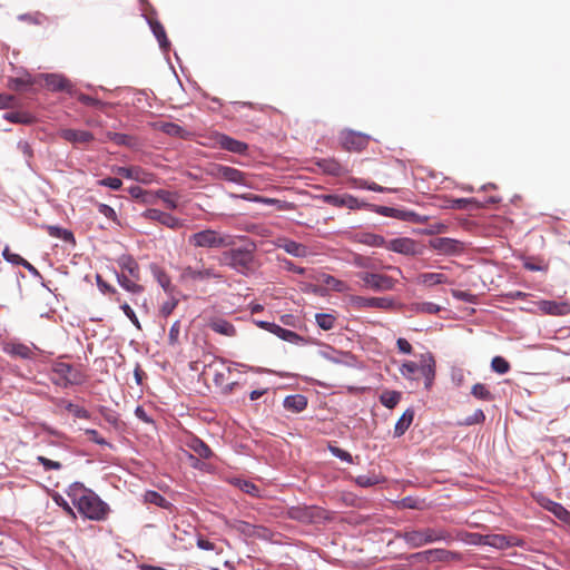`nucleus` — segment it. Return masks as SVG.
I'll use <instances>...</instances> for the list:
<instances>
[{
    "label": "nucleus",
    "instance_id": "1",
    "mask_svg": "<svg viewBox=\"0 0 570 570\" xmlns=\"http://www.w3.org/2000/svg\"><path fill=\"white\" fill-rule=\"evenodd\" d=\"M67 495L78 512L90 520H105L109 512V507L92 490L86 488L80 482H73L67 489Z\"/></svg>",
    "mask_w": 570,
    "mask_h": 570
},
{
    "label": "nucleus",
    "instance_id": "2",
    "mask_svg": "<svg viewBox=\"0 0 570 570\" xmlns=\"http://www.w3.org/2000/svg\"><path fill=\"white\" fill-rule=\"evenodd\" d=\"M397 538L402 539L412 549H417L423 546L438 542H445L449 544L453 541L451 533L446 529L440 527L406 529L399 533Z\"/></svg>",
    "mask_w": 570,
    "mask_h": 570
},
{
    "label": "nucleus",
    "instance_id": "3",
    "mask_svg": "<svg viewBox=\"0 0 570 570\" xmlns=\"http://www.w3.org/2000/svg\"><path fill=\"white\" fill-rule=\"evenodd\" d=\"M234 237L216 229L205 228L188 237V244L195 248L219 249L234 245Z\"/></svg>",
    "mask_w": 570,
    "mask_h": 570
},
{
    "label": "nucleus",
    "instance_id": "4",
    "mask_svg": "<svg viewBox=\"0 0 570 570\" xmlns=\"http://www.w3.org/2000/svg\"><path fill=\"white\" fill-rule=\"evenodd\" d=\"M254 261V246L225 250L219 258L220 265L228 266L243 275H247L253 272Z\"/></svg>",
    "mask_w": 570,
    "mask_h": 570
},
{
    "label": "nucleus",
    "instance_id": "5",
    "mask_svg": "<svg viewBox=\"0 0 570 570\" xmlns=\"http://www.w3.org/2000/svg\"><path fill=\"white\" fill-rule=\"evenodd\" d=\"M52 373L57 376L53 383L61 387L79 385L85 382V375L71 364L57 362L52 365Z\"/></svg>",
    "mask_w": 570,
    "mask_h": 570
},
{
    "label": "nucleus",
    "instance_id": "6",
    "mask_svg": "<svg viewBox=\"0 0 570 570\" xmlns=\"http://www.w3.org/2000/svg\"><path fill=\"white\" fill-rule=\"evenodd\" d=\"M356 277L363 282L365 287L375 292H386L394 289L396 279L393 277L373 272H358Z\"/></svg>",
    "mask_w": 570,
    "mask_h": 570
},
{
    "label": "nucleus",
    "instance_id": "7",
    "mask_svg": "<svg viewBox=\"0 0 570 570\" xmlns=\"http://www.w3.org/2000/svg\"><path fill=\"white\" fill-rule=\"evenodd\" d=\"M350 304L355 309L376 308L390 311L395 307V301L391 297H365L353 295L350 297Z\"/></svg>",
    "mask_w": 570,
    "mask_h": 570
},
{
    "label": "nucleus",
    "instance_id": "8",
    "mask_svg": "<svg viewBox=\"0 0 570 570\" xmlns=\"http://www.w3.org/2000/svg\"><path fill=\"white\" fill-rule=\"evenodd\" d=\"M429 246L441 255L458 256L464 252V244L450 237L430 239Z\"/></svg>",
    "mask_w": 570,
    "mask_h": 570
},
{
    "label": "nucleus",
    "instance_id": "9",
    "mask_svg": "<svg viewBox=\"0 0 570 570\" xmlns=\"http://www.w3.org/2000/svg\"><path fill=\"white\" fill-rule=\"evenodd\" d=\"M325 510L314 505L292 507L288 510V515L291 519L304 523L318 522L320 520L325 519Z\"/></svg>",
    "mask_w": 570,
    "mask_h": 570
},
{
    "label": "nucleus",
    "instance_id": "10",
    "mask_svg": "<svg viewBox=\"0 0 570 570\" xmlns=\"http://www.w3.org/2000/svg\"><path fill=\"white\" fill-rule=\"evenodd\" d=\"M386 249L406 256H416L422 253L416 240L410 237H397L387 240Z\"/></svg>",
    "mask_w": 570,
    "mask_h": 570
},
{
    "label": "nucleus",
    "instance_id": "11",
    "mask_svg": "<svg viewBox=\"0 0 570 570\" xmlns=\"http://www.w3.org/2000/svg\"><path fill=\"white\" fill-rule=\"evenodd\" d=\"M340 140L344 149L348 151H361L367 147L370 136L353 130H343Z\"/></svg>",
    "mask_w": 570,
    "mask_h": 570
},
{
    "label": "nucleus",
    "instance_id": "12",
    "mask_svg": "<svg viewBox=\"0 0 570 570\" xmlns=\"http://www.w3.org/2000/svg\"><path fill=\"white\" fill-rule=\"evenodd\" d=\"M376 213L386 217H392L409 223L421 224L428 220L426 216H421L413 210L397 209L386 206H379Z\"/></svg>",
    "mask_w": 570,
    "mask_h": 570
},
{
    "label": "nucleus",
    "instance_id": "13",
    "mask_svg": "<svg viewBox=\"0 0 570 570\" xmlns=\"http://www.w3.org/2000/svg\"><path fill=\"white\" fill-rule=\"evenodd\" d=\"M141 216L146 219L158 222L171 229H178L184 225L181 219L156 208L146 209Z\"/></svg>",
    "mask_w": 570,
    "mask_h": 570
},
{
    "label": "nucleus",
    "instance_id": "14",
    "mask_svg": "<svg viewBox=\"0 0 570 570\" xmlns=\"http://www.w3.org/2000/svg\"><path fill=\"white\" fill-rule=\"evenodd\" d=\"M318 355L334 364H342L346 366L354 365V356L350 352L338 351L330 345H323L318 351Z\"/></svg>",
    "mask_w": 570,
    "mask_h": 570
},
{
    "label": "nucleus",
    "instance_id": "15",
    "mask_svg": "<svg viewBox=\"0 0 570 570\" xmlns=\"http://www.w3.org/2000/svg\"><path fill=\"white\" fill-rule=\"evenodd\" d=\"M38 347L36 345H26L20 342H7L3 344L2 351L13 357H19L22 360H33L35 358V351H37Z\"/></svg>",
    "mask_w": 570,
    "mask_h": 570
},
{
    "label": "nucleus",
    "instance_id": "16",
    "mask_svg": "<svg viewBox=\"0 0 570 570\" xmlns=\"http://www.w3.org/2000/svg\"><path fill=\"white\" fill-rule=\"evenodd\" d=\"M214 176L238 185H246V174L229 166L218 165L215 167Z\"/></svg>",
    "mask_w": 570,
    "mask_h": 570
},
{
    "label": "nucleus",
    "instance_id": "17",
    "mask_svg": "<svg viewBox=\"0 0 570 570\" xmlns=\"http://www.w3.org/2000/svg\"><path fill=\"white\" fill-rule=\"evenodd\" d=\"M420 373L424 377L425 389L430 390L435 377V361L431 353L421 355Z\"/></svg>",
    "mask_w": 570,
    "mask_h": 570
},
{
    "label": "nucleus",
    "instance_id": "18",
    "mask_svg": "<svg viewBox=\"0 0 570 570\" xmlns=\"http://www.w3.org/2000/svg\"><path fill=\"white\" fill-rule=\"evenodd\" d=\"M181 277L184 279L190 281H207L210 278H220V274H218L214 268H205V267H193L187 266L181 272Z\"/></svg>",
    "mask_w": 570,
    "mask_h": 570
},
{
    "label": "nucleus",
    "instance_id": "19",
    "mask_svg": "<svg viewBox=\"0 0 570 570\" xmlns=\"http://www.w3.org/2000/svg\"><path fill=\"white\" fill-rule=\"evenodd\" d=\"M215 140L220 148L234 154L244 155L248 149L246 142L236 140L225 134H217Z\"/></svg>",
    "mask_w": 570,
    "mask_h": 570
},
{
    "label": "nucleus",
    "instance_id": "20",
    "mask_svg": "<svg viewBox=\"0 0 570 570\" xmlns=\"http://www.w3.org/2000/svg\"><path fill=\"white\" fill-rule=\"evenodd\" d=\"M276 246L284 249L287 254L298 258L306 257L309 254L307 246L288 238H279Z\"/></svg>",
    "mask_w": 570,
    "mask_h": 570
},
{
    "label": "nucleus",
    "instance_id": "21",
    "mask_svg": "<svg viewBox=\"0 0 570 570\" xmlns=\"http://www.w3.org/2000/svg\"><path fill=\"white\" fill-rule=\"evenodd\" d=\"M60 137L72 144H87L94 140L90 131L77 129H62Z\"/></svg>",
    "mask_w": 570,
    "mask_h": 570
},
{
    "label": "nucleus",
    "instance_id": "22",
    "mask_svg": "<svg viewBox=\"0 0 570 570\" xmlns=\"http://www.w3.org/2000/svg\"><path fill=\"white\" fill-rule=\"evenodd\" d=\"M485 546L499 550H504L510 547L518 546V542L514 537H508L503 534H485Z\"/></svg>",
    "mask_w": 570,
    "mask_h": 570
},
{
    "label": "nucleus",
    "instance_id": "23",
    "mask_svg": "<svg viewBox=\"0 0 570 570\" xmlns=\"http://www.w3.org/2000/svg\"><path fill=\"white\" fill-rule=\"evenodd\" d=\"M115 173L128 179H134L145 184L150 181V174L146 173L140 167H117Z\"/></svg>",
    "mask_w": 570,
    "mask_h": 570
},
{
    "label": "nucleus",
    "instance_id": "24",
    "mask_svg": "<svg viewBox=\"0 0 570 570\" xmlns=\"http://www.w3.org/2000/svg\"><path fill=\"white\" fill-rule=\"evenodd\" d=\"M272 334L276 335L281 340L295 344V345H303L306 343V340L298 335L297 333L286 330L282 327L281 325L275 324L272 331Z\"/></svg>",
    "mask_w": 570,
    "mask_h": 570
},
{
    "label": "nucleus",
    "instance_id": "25",
    "mask_svg": "<svg viewBox=\"0 0 570 570\" xmlns=\"http://www.w3.org/2000/svg\"><path fill=\"white\" fill-rule=\"evenodd\" d=\"M117 263L119 267L126 271L134 279L138 281L140 278L139 265L130 255H121Z\"/></svg>",
    "mask_w": 570,
    "mask_h": 570
},
{
    "label": "nucleus",
    "instance_id": "26",
    "mask_svg": "<svg viewBox=\"0 0 570 570\" xmlns=\"http://www.w3.org/2000/svg\"><path fill=\"white\" fill-rule=\"evenodd\" d=\"M307 406V399L302 394L288 395L284 400V407L286 410L299 413Z\"/></svg>",
    "mask_w": 570,
    "mask_h": 570
},
{
    "label": "nucleus",
    "instance_id": "27",
    "mask_svg": "<svg viewBox=\"0 0 570 570\" xmlns=\"http://www.w3.org/2000/svg\"><path fill=\"white\" fill-rule=\"evenodd\" d=\"M45 81L46 85L53 91H61V90H68L69 89V81L61 75L57 73H48L45 75Z\"/></svg>",
    "mask_w": 570,
    "mask_h": 570
},
{
    "label": "nucleus",
    "instance_id": "28",
    "mask_svg": "<svg viewBox=\"0 0 570 570\" xmlns=\"http://www.w3.org/2000/svg\"><path fill=\"white\" fill-rule=\"evenodd\" d=\"M209 327L214 332H216L218 334L226 335V336H234L236 333L234 325L232 323H229L228 321L220 318V317L213 318L209 322Z\"/></svg>",
    "mask_w": 570,
    "mask_h": 570
},
{
    "label": "nucleus",
    "instance_id": "29",
    "mask_svg": "<svg viewBox=\"0 0 570 570\" xmlns=\"http://www.w3.org/2000/svg\"><path fill=\"white\" fill-rule=\"evenodd\" d=\"M541 505L562 521H567L570 517V512L562 504L550 499H543Z\"/></svg>",
    "mask_w": 570,
    "mask_h": 570
},
{
    "label": "nucleus",
    "instance_id": "30",
    "mask_svg": "<svg viewBox=\"0 0 570 570\" xmlns=\"http://www.w3.org/2000/svg\"><path fill=\"white\" fill-rule=\"evenodd\" d=\"M540 309L548 315H564L568 313V304L554 301H542Z\"/></svg>",
    "mask_w": 570,
    "mask_h": 570
},
{
    "label": "nucleus",
    "instance_id": "31",
    "mask_svg": "<svg viewBox=\"0 0 570 570\" xmlns=\"http://www.w3.org/2000/svg\"><path fill=\"white\" fill-rule=\"evenodd\" d=\"M414 419V411L412 409H407L403 415L397 420L394 426V436H402L405 431L410 428L411 423Z\"/></svg>",
    "mask_w": 570,
    "mask_h": 570
},
{
    "label": "nucleus",
    "instance_id": "32",
    "mask_svg": "<svg viewBox=\"0 0 570 570\" xmlns=\"http://www.w3.org/2000/svg\"><path fill=\"white\" fill-rule=\"evenodd\" d=\"M57 405L70 412L75 417L85 420H88L90 417V413L85 407L73 404L70 401L59 399L57 401Z\"/></svg>",
    "mask_w": 570,
    "mask_h": 570
},
{
    "label": "nucleus",
    "instance_id": "33",
    "mask_svg": "<svg viewBox=\"0 0 570 570\" xmlns=\"http://www.w3.org/2000/svg\"><path fill=\"white\" fill-rule=\"evenodd\" d=\"M417 282L426 286H434L448 283V277L442 273H423L419 275Z\"/></svg>",
    "mask_w": 570,
    "mask_h": 570
},
{
    "label": "nucleus",
    "instance_id": "34",
    "mask_svg": "<svg viewBox=\"0 0 570 570\" xmlns=\"http://www.w3.org/2000/svg\"><path fill=\"white\" fill-rule=\"evenodd\" d=\"M150 28H151L154 36L158 40L159 47L164 51H167L169 49L170 43L167 39L166 31H165L163 24L158 21H150Z\"/></svg>",
    "mask_w": 570,
    "mask_h": 570
},
{
    "label": "nucleus",
    "instance_id": "35",
    "mask_svg": "<svg viewBox=\"0 0 570 570\" xmlns=\"http://www.w3.org/2000/svg\"><path fill=\"white\" fill-rule=\"evenodd\" d=\"M358 242L367 246L385 248L387 244V240L383 236L373 233H364L360 235Z\"/></svg>",
    "mask_w": 570,
    "mask_h": 570
},
{
    "label": "nucleus",
    "instance_id": "36",
    "mask_svg": "<svg viewBox=\"0 0 570 570\" xmlns=\"http://www.w3.org/2000/svg\"><path fill=\"white\" fill-rule=\"evenodd\" d=\"M46 229L51 237L60 238L67 243L75 244L73 234L69 229L53 225L46 226Z\"/></svg>",
    "mask_w": 570,
    "mask_h": 570
},
{
    "label": "nucleus",
    "instance_id": "37",
    "mask_svg": "<svg viewBox=\"0 0 570 570\" xmlns=\"http://www.w3.org/2000/svg\"><path fill=\"white\" fill-rule=\"evenodd\" d=\"M440 309H441V307L438 304L432 303V302L413 303L411 305L412 312L421 313V314L433 315V314L439 313Z\"/></svg>",
    "mask_w": 570,
    "mask_h": 570
},
{
    "label": "nucleus",
    "instance_id": "38",
    "mask_svg": "<svg viewBox=\"0 0 570 570\" xmlns=\"http://www.w3.org/2000/svg\"><path fill=\"white\" fill-rule=\"evenodd\" d=\"M316 324L324 331L333 330L336 323V317L330 313H317L315 315Z\"/></svg>",
    "mask_w": 570,
    "mask_h": 570
},
{
    "label": "nucleus",
    "instance_id": "39",
    "mask_svg": "<svg viewBox=\"0 0 570 570\" xmlns=\"http://www.w3.org/2000/svg\"><path fill=\"white\" fill-rule=\"evenodd\" d=\"M156 196L164 202L168 209H176L178 207V195L170 193L166 189H158Z\"/></svg>",
    "mask_w": 570,
    "mask_h": 570
},
{
    "label": "nucleus",
    "instance_id": "40",
    "mask_svg": "<svg viewBox=\"0 0 570 570\" xmlns=\"http://www.w3.org/2000/svg\"><path fill=\"white\" fill-rule=\"evenodd\" d=\"M401 400V393L397 391H384L380 395V402L387 409H393Z\"/></svg>",
    "mask_w": 570,
    "mask_h": 570
},
{
    "label": "nucleus",
    "instance_id": "41",
    "mask_svg": "<svg viewBox=\"0 0 570 570\" xmlns=\"http://www.w3.org/2000/svg\"><path fill=\"white\" fill-rule=\"evenodd\" d=\"M117 281L119 283V285L126 289L127 292L129 293H132V294H138V293H141L142 292V286H140L139 284H137L136 282L129 279L126 275L124 274H117Z\"/></svg>",
    "mask_w": 570,
    "mask_h": 570
},
{
    "label": "nucleus",
    "instance_id": "42",
    "mask_svg": "<svg viewBox=\"0 0 570 570\" xmlns=\"http://www.w3.org/2000/svg\"><path fill=\"white\" fill-rule=\"evenodd\" d=\"M190 448L203 459H209L213 455L210 448L200 439H194L190 442Z\"/></svg>",
    "mask_w": 570,
    "mask_h": 570
},
{
    "label": "nucleus",
    "instance_id": "43",
    "mask_svg": "<svg viewBox=\"0 0 570 570\" xmlns=\"http://www.w3.org/2000/svg\"><path fill=\"white\" fill-rule=\"evenodd\" d=\"M471 394L478 400H482V401H492L493 400V394L490 392L488 386L482 383L474 384L471 389Z\"/></svg>",
    "mask_w": 570,
    "mask_h": 570
},
{
    "label": "nucleus",
    "instance_id": "44",
    "mask_svg": "<svg viewBox=\"0 0 570 570\" xmlns=\"http://www.w3.org/2000/svg\"><path fill=\"white\" fill-rule=\"evenodd\" d=\"M233 483L243 492L250 494L252 497H259V489L253 482L243 479H235Z\"/></svg>",
    "mask_w": 570,
    "mask_h": 570
},
{
    "label": "nucleus",
    "instance_id": "45",
    "mask_svg": "<svg viewBox=\"0 0 570 570\" xmlns=\"http://www.w3.org/2000/svg\"><path fill=\"white\" fill-rule=\"evenodd\" d=\"M400 372L405 379L414 380L416 379L415 374L420 372V364L412 361H406L401 365Z\"/></svg>",
    "mask_w": 570,
    "mask_h": 570
},
{
    "label": "nucleus",
    "instance_id": "46",
    "mask_svg": "<svg viewBox=\"0 0 570 570\" xmlns=\"http://www.w3.org/2000/svg\"><path fill=\"white\" fill-rule=\"evenodd\" d=\"M229 196L232 198H242V199H245V200H248L252 203H261V204H267V205H272V204L276 203L275 199L266 198V197H263L259 195H254V194H242V195L230 194Z\"/></svg>",
    "mask_w": 570,
    "mask_h": 570
},
{
    "label": "nucleus",
    "instance_id": "47",
    "mask_svg": "<svg viewBox=\"0 0 570 570\" xmlns=\"http://www.w3.org/2000/svg\"><path fill=\"white\" fill-rule=\"evenodd\" d=\"M485 421V414L481 409L474 411L472 415L466 416L459 425L470 426L474 424H481Z\"/></svg>",
    "mask_w": 570,
    "mask_h": 570
},
{
    "label": "nucleus",
    "instance_id": "48",
    "mask_svg": "<svg viewBox=\"0 0 570 570\" xmlns=\"http://www.w3.org/2000/svg\"><path fill=\"white\" fill-rule=\"evenodd\" d=\"M381 482L375 474H363L355 478V483L362 488H370Z\"/></svg>",
    "mask_w": 570,
    "mask_h": 570
},
{
    "label": "nucleus",
    "instance_id": "49",
    "mask_svg": "<svg viewBox=\"0 0 570 570\" xmlns=\"http://www.w3.org/2000/svg\"><path fill=\"white\" fill-rule=\"evenodd\" d=\"M36 460L39 464L42 465V468L46 472L51 471V470L58 471V470L62 469V464L59 461L48 459L43 455H38L36 458Z\"/></svg>",
    "mask_w": 570,
    "mask_h": 570
},
{
    "label": "nucleus",
    "instance_id": "50",
    "mask_svg": "<svg viewBox=\"0 0 570 570\" xmlns=\"http://www.w3.org/2000/svg\"><path fill=\"white\" fill-rule=\"evenodd\" d=\"M352 264L355 267H358V268H366V269H373L374 268L373 259L371 257H368V256H363V255H360V254H355L353 256Z\"/></svg>",
    "mask_w": 570,
    "mask_h": 570
},
{
    "label": "nucleus",
    "instance_id": "51",
    "mask_svg": "<svg viewBox=\"0 0 570 570\" xmlns=\"http://www.w3.org/2000/svg\"><path fill=\"white\" fill-rule=\"evenodd\" d=\"M491 367L499 374H505L510 370L508 361L501 356H495L492 358Z\"/></svg>",
    "mask_w": 570,
    "mask_h": 570
},
{
    "label": "nucleus",
    "instance_id": "52",
    "mask_svg": "<svg viewBox=\"0 0 570 570\" xmlns=\"http://www.w3.org/2000/svg\"><path fill=\"white\" fill-rule=\"evenodd\" d=\"M77 99H78L81 104H83V105H86V106H92V107H96V108H99V109H104V108L107 106V104H106V102H104V101H101V100H99V99H97V98H95V97H91V96L85 95V94H79V95L77 96Z\"/></svg>",
    "mask_w": 570,
    "mask_h": 570
},
{
    "label": "nucleus",
    "instance_id": "53",
    "mask_svg": "<svg viewBox=\"0 0 570 570\" xmlns=\"http://www.w3.org/2000/svg\"><path fill=\"white\" fill-rule=\"evenodd\" d=\"M461 539L469 544L485 546V534L468 532Z\"/></svg>",
    "mask_w": 570,
    "mask_h": 570
},
{
    "label": "nucleus",
    "instance_id": "54",
    "mask_svg": "<svg viewBox=\"0 0 570 570\" xmlns=\"http://www.w3.org/2000/svg\"><path fill=\"white\" fill-rule=\"evenodd\" d=\"M322 167L327 174L338 176L343 173V167L335 160H323Z\"/></svg>",
    "mask_w": 570,
    "mask_h": 570
},
{
    "label": "nucleus",
    "instance_id": "55",
    "mask_svg": "<svg viewBox=\"0 0 570 570\" xmlns=\"http://www.w3.org/2000/svg\"><path fill=\"white\" fill-rule=\"evenodd\" d=\"M160 129L163 132L174 137H180L184 132V129L174 122H164L161 124Z\"/></svg>",
    "mask_w": 570,
    "mask_h": 570
},
{
    "label": "nucleus",
    "instance_id": "56",
    "mask_svg": "<svg viewBox=\"0 0 570 570\" xmlns=\"http://www.w3.org/2000/svg\"><path fill=\"white\" fill-rule=\"evenodd\" d=\"M328 450L335 458H337L346 463H350V464L353 463V458H352L351 453H348L347 451H345L338 446H335V445H328Z\"/></svg>",
    "mask_w": 570,
    "mask_h": 570
},
{
    "label": "nucleus",
    "instance_id": "57",
    "mask_svg": "<svg viewBox=\"0 0 570 570\" xmlns=\"http://www.w3.org/2000/svg\"><path fill=\"white\" fill-rule=\"evenodd\" d=\"M145 499L147 502L156 504L161 508H165L168 503L167 500L156 491L146 492Z\"/></svg>",
    "mask_w": 570,
    "mask_h": 570
},
{
    "label": "nucleus",
    "instance_id": "58",
    "mask_svg": "<svg viewBox=\"0 0 570 570\" xmlns=\"http://www.w3.org/2000/svg\"><path fill=\"white\" fill-rule=\"evenodd\" d=\"M177 304H178L177 298H175L174 296L168 297V299L165 301L160 306V314L164 317L169 316L176 308Z\"/></svg>",
    "mask_w": 570,
    "mask_h": 570
},
{
    "label": "nucleus",
    "instance_id": "59",
    "mask_svg": "<svg viewBox=\"0 0 570 570\" xmlns=\"http://www.w3.org/2000/svg\"><path fill=\"white\" fill-rule=\"evenodd\" d=\"M324 283L336 292H344L347 288L343 281H340L331 275L325 276Z\"/></svg>",
    "mask_w": 570,
    "mask_h": 570
},
{
    "label": "nucleus",
    "instance_id": "60",
    "mask_svg": "<svg viewBox=\"0 0 570 570\" xmlns=\"http://www.w3.org/2000/svg\"><path fill=\"white\" fill-rule=\"evenodd\" d=\"M31 83H32V81H31L30 76L24 77V78H13V79H10V81H9L10 88H12L14 90H22V89L27 88L28 86H30Z\"/></svg>",
    "mask_w": 570,
    "mask_h": 570
},
{
    "label": "nucleus",
    "instance_id": "61",
    "mask_svg": "<svg viewBox=\"0 0 570 570\" xmlns=\"http://www.w3.org/2000/svg\"><path fill=\"white\" fill-rule=\"evenodd\" d=\"M179 335H180V322L176 321L169 330V334H168L169 344L173 346L177 345L179 342Z\"/></svg>",
    "mask_w": 570,
    "mask_h": 570
},
{
    "label": "nucleus",
    "instance_id": "62",
    "mask_svg": "<svg viewBox=\"0 0 570 570\" xmlns=\"http://www.w3.org/2000/svg\"><path fill=\"white\" fill-rule=\"evenodd\" d=\"M100 186L108 187L112 190H119L122 186V181L119 178L116 177H106L104 179H100L98 181Z\"/></svg>",
    "mask_w": 570,
    "mask_h": 570
},
{
    "label": "nucleus",
    "instance_id": "63",
    "mask_svg": "<svg viewBox=\"0 0 570 570\" xmlns=\"http://www.w3.org/2000/svg\"><path fill=\"white\" fill-rule=\"evenodd\" d=\"M2 256L7 262H9L13 265H21L24 261V258H22L20 255L16 254V253H11L8 247H6L3 249Z\"/></svg>",
    "mask_w": 570,
    "mask_h": 570
},
{
    "label": "nucleus",
    "instance_id": "64",
    "mask_svg": "<svg viewBox=\"0 0 570 570\" xmlns=\"http://www.w3.org/2000/svg\"><path fill=\"white\" fill-rule=\"evenodd\" d=\"M322 199L325 203L333 205L335 207H344V196L328 194V195H323Z\"/></svg>",
    "mask_w": 570,
    "mask_h": 570
}]
</instances>
